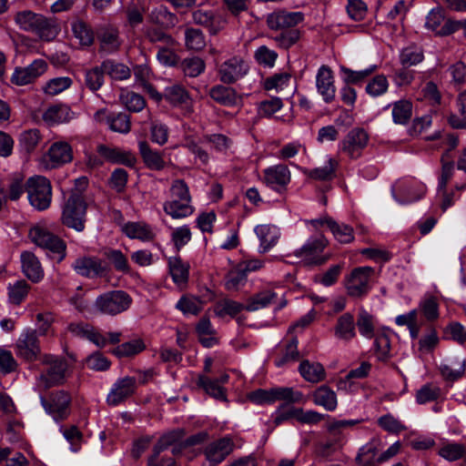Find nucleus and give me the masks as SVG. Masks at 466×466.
I'll return each instance as SVG.
<instances>
[{"mask_svg": "<svg viewBox=\"0 0 466 466\" xmlns=\"http://www.w3.org/2000/svg\"><path fill=\"white\" fill-rule=\"evenodd\" d=\"M15 21L21 29L35 33L45 41L54 40L60 32V26L55 18L30 10L18 12Z\"/></svg>", "mask_w": 466, "mask_h": 466, "instance_id": "f257e3e1", "label": "nucleus"}, {"mask_svg": "<svg viewBox=\"0 0 466 466\" xmlns=\"http://www.w3.org/2000/svg\"><path fill=\"white\" fill-rule=\"evenodd\" d=\"M86 209L87 203L82 193L71 191L62 208V224L77 232H82L86 227Z\"/></svg>", "mask_w": 466, "mask_h": 466, "instance_id": "f03ea898", "label": "nucleus"}, {"mask_svg": "<svg viewBox=\"0 0 466 466\" xmlns=\"http://www.w3.org/2000/svg\"><path fill=\"white\" fill-rule=\"evenodd\" d=\"M41 362L46 368L37 378V387L46 390L49 388L62 385L66 380L68 363L65 358L46 354Z\"/></svg>", "mask_w": 466, "mask_h": 466, "instance_id": "7ed1b4c3", "label": "nucleus"}, {"mask_svg": "<svg viewBox=\"0 0 466 466\" xmlns=\"http://www.w3.org/2000/svg\"><path fill=\"white\" fill-rule=\"evenodd\" d=\"M132 298L124 290H110L99 295L94 303L96 311L102 315L116 316L127 310Z\"/></svg>", "mask_w": 466, "mask_h": 466, "instance_id": "20e7f679", "label": "nucleus"}, {"mask_svg": "<svg viewBox=\"0 0 466 466\" xmlns=\"http://www.w3.org/2000/svg\"><path fill=\"white\" fill-rule=\"evenodd\" d=\"M328 240L323 235H319L314 238L309 239L300 248L294 251V255L300 258L307 266H320L325 264L329 255H324L323 251L328 246Z\"/></svg>", "mask_w": 466, "mask_h": 466, "instance_id": "39448f33", "label": "nucleus"}, {"mask_svg": "<svg viewBox=\"0 0 466 466\" xmlns=\"http://www.w3.org/2000/svg\"><path fill=\"white\" fill-rule=\"evenodd\" d=\"M27 198L30 204L37 210H45L50 207L52 187L45 177H30L26 182Z\"/></svg>", "mask_w": 466, "mask_h": 466, "instance_id": "423d86ee", "label": "nucleus"}, {"mask_svg": "<svg viewBox=\"0 0 466 466\" xmlns=\"http://www.w3.org/2000/svg\"><path fill=\"white\" fill-rule=\"evenodd\" d=\"M374 272L371 267H359L351 270L345 278L347 294L352 298H361L370 289V279Z\"/></svg>", "mask_w": 466, "mask_h": 466, "instance_id": "0eeeda50", "label": "nucleus"}, {"mask_svg": "<svg viewBox=\"0 0 466 466\" xmlns=\"http://www.w3.org/2000/svg\"><path fill=\"white\" fill-rule=\"evenodd\" d=\"M31 240L40 248H46L56 255L61 261L66 257V243L57 236L41 227H34L29 231Z\"/></svg>", "mask_w": 466, "mask_h": 466, "instance_id": "6e6552de", "label": "nucleus"}, {"mask_svg": "<svg viewBox=\"0 0 466 466\" xmlns=\"http://www.w3.org/2000/svg\"><path fill=\"white\" fill-rule=\"evenodd\" d=\"M191 16L193 23L206 28L210 35H217L228 25L227 15L212 9H196Z\"/></svg>", "mask_w": 466, "mask_h": 466, "instance_id": "1a4fd4ad", "label": "nucleus"}, {"mask_svg": "<svg viewBox=\"0 0 466 466\" xmlns=\"http://www.w3.org/2000/svg\"><path fill=\"white\" fill-rule=\"evenodd\" d=\"M74 270L80 276L93 279L104 278L110 274V264L94 256L78 258L72 265Z\"/></svg>", "mask_w": 466, "mask_h": 466, "instance_id": "9d476101", "label": "nucleus"}, {"mask_svg": "<svg viewBox=\"0 0 466 466\" xmlns=\"http://www.w3.org/2000/svg\"><path fill=\"white\" fill-rule=\"evenodd\" d=\"M40 402L45 410L56 420H65L69 414L68 407L71 402V397L65 390L53 391L49 394L48 399L40 396Z\"/></svg>", "mask_w": 466, "mask_h": 466, "instance_id": "9b49d317", "label": "nucleus"}, {"mask_svg": "<svg viewBox=\"0 0 466 466\" xmlns=\"http://www.w3.org/2000/svg\"><path fill=\"white\" fill-rule=\"evenodd\" d=\"M369 142L368 133L360 127L352 128L341 140L340 151L351 159H357L362 155Z\"/></svg>", "mask_w": 466, "mask_h": 466, "instance_id": "f8f14e48", "label": "nucleus"}, {"mask_svg": "<svg viewBox=\"0 0 466 466\" xmlns=\"http://www.w3.org/2000/svg\"><path fill=\"white\" fill-rule=\"evenodd\" d=\"M73 159L71 146L65 141H57L51 145L43 157V163L46 169L57 168Z\"/></svg>", "mask_w": 466, "mask_h": 466, "instance_id": "ddd939ff", "label": "nucleus"}, {"mask_svg": "<svg viewBox=\"0 0 466 466\" xmlns=\"http://www.w3.org/2000/svg\"><path fill=\"white\" fill-rule=\"evenodd\" d=\"M248 70V65L244 59L233 56L220 65L218 77L224 84H233L244 77Z\"/></svg>", "mask_w": 466, "mask_h": 466, "instance_id": "4468645a", "label": "nucleus"}, {"mask_svg": "<svg viewBox=\"0 0 466 466\" xmlns=\"http://www.w3.org/2000/svg\"><path fill=\"white\" fill-rule=\"evenodd\" d=\"M17 355L27 361L35 360L41 353L37 331L26 329L19 337L16 342Z\"/></svg>", "mask_w": 466, "mask_h": 466, "instance_id": "2eb2a0df", "label": "nucleus"}, {"mask_svg": "<svg viewBox=\"0 0 466 466\" xmlns=\"http://www.w3.org/2000/svg\"><path fill=\"white\" fill-rule=\"evenodd\" d=\"M137 389V380L134 377H124L116 381L106 397L110 406H116L131 397Z\"/></svg>", "mask_w": 466, "mask_h": 466, "instance_id": "dca6fc26", "label": "nucleus"}, {"mask_svg": "<svg viewBox=\"0 0 466 466\" xmlns=\"http://www.w3.org/2000/svg\"><path fill=\"white\" fill-rule=\"evenodd\" d=\"M304 15L301 12H287L279 10L269 14L267 17V25L269 29L285 31V29L296 26L302 22Z\"/></svg>", "mask_w": 466, "mask_h": 466, "instance_id": "f3484780", "label": "nucleus"}, {"mask_svg": "<svg viewBox=\"0 0 466 466\" xmlns=\"http://www.w3.org/2000/svg\"><path fill=\"white\" fill-rule=\"evenodd\" d=\"M234 447L233 440L229 437H225L210 442L205 448L204 453L211 466H216L233 451Z\"/></svg>", "mask_w": 466, "mask_h": 466, "instance_id": "a211bd4d", "label": "nucleus"}, {"mask_svg": "<svg viewBox=\"0 0 466 466\" xmlns=\"http://www.w3.org/2000/svg\"><path fill=\"white\" fill-rule=\"evenodd\" d=\"M426 27L437 35L445 36L454 33L455 20L445 19L441 9H432L426 17Z\"/></svg>", "mask_w": 466, "mask_h": 466, "instance_id": "6ab92c4d", "label": "nucleus"}, {"mask_svg": "<svg viewBox=\"0 0 466 466\" xmlns=\"http://www.w3.org/2000/svg\"><path fill=\"white\" fill-rule=\"evenodd\" d=\"M47 64L43 59L35 60L26 67L16 68L12 76V83L24 86L33 82L46 72Z\"/></svg>", "mask_w": 466, "mask_h": 466, "instance_id": "aec40b11", "label": "nucleus"}, {"mask_svg": "<svg viewBox=\"0 0 466 466\" xmlns=\"http://www.w3.org/2000/svg\"><path fill=\"white\" fill-rule=\"evenodd\" d=\"M316 86L318 92L322 96L326 103H330L335 98L336 87L332 70L328 66H321L317 73Z\"/></svg>", "mask_w": 466, "mask_h": 466, "instance_id": "412c9836", "label": "nucleus"}, {"mask_svg": "<svg viewBox=\"0 0 466 466\" xmlns=\"http://www.w3.org/2000/svg\"><path fill=\"white\" fill-rule=\"evenodd\" d=\"M290 171L286 165L279 164L264 170L265 183L276 190H281L290 182Z\"/></svg>", "mask_w": 466, "mask_h": 466, "instance_id": "4be33fe9", "label": "nucleus"}, {"mask_svg": "<svg viewBox=\"0 0 466 466\" xmlns=\"http://www.w3.org/2000/svg\"><path fill=\"white\" fill-rule=\"evenodd\" d=\"M97 39L100 42L101 51L106 53L116 52L121 46L119 30L112 25H104L97 29Z\"/></svg>", "mask_w": 466, "mask_h": 466, "instance_id": "5701e85b", "label": "nucleus"}, {"mask_svg": "<svg viewBox=\"0 0 466 466\" xmlns=\"http://www.w3.org/2000/svg\"><path fill=\"white\" fill-rule=\"evenodd\" d=\"M97 152L105 160L111 163L132 167L136 162L135 157L130 152L121 150L118 147L99 145L97 146Z\"/></svg>", "mask_w": 466, "mask_h": 466, "instance_id": "b1692460", "label": "nucleus"}, {"mask_svg": "<svg viewBox=\"0 0 466 466\" xmlns=\"http://www.w3.org/2000/svg\"><path fill=\"white\" fill-rule=\"evenodd\" d=\"M138 148L143 162L147 168L156 171L165 168L166 161L163 153L152 149L147 141H140Z\"/></svg>", "mask_w": 466, "mask_h": 466, "instance_id": "393cba45", "label": "nucleus"}, {"mask_svg": "<svg viewBox=\"0 0 466 466\" xmlns=\"http://www.w3.org/2000/svg\"><path fill=\"white\" fill-rule=\"evenodd\" d=\"M148 20L150 23L165 29L173 28L179 23L177 15L170 12L168 8L163 5H157L150 11Z\"/></svg>", "mask_w": 466, "mask_h": 466, "instance_id": "a878e982", "label": "nucleus"}, {"mask_svg": "<svg viewBox=\"0 0 466 466\" xmlns=\"http://www.w3.org/2000/svg\"><path fill=\"white\" fill-rule=\"evenodd\" d=\"M355 320L352 314L346 312L339 316L334 328L337 339L350 341L356 337Z\"/></svg>", "mask_w": 466, "mask_h": 466, "instance_id": "bb28decb", "label": "nucleus"}, {"mask_svg": "<svg viewBox=\"0 0 466 466\" xmlns=\"http://www.w3.org/2000/svg\"><path fill=\"white\" fill-rule=\"evenodd\" d=\"M298 344L299 341L296 337L291 338L286 342L275 359V365L278 368L285 367L300 360L301 355L298 349Z\"/></svg>", "mask_w": 466, "mask_h": 466, "instance_id": "cd10ccee", "label": "nucleus"}, {"mask_svg": "<svg viewBox=\"0 0 466 466\" xmlns=\"http://www.w3.org/2000/svg\"><path fill=\"white\" fill-rule=\"evenodd\" d=\"M71 31L82 47H89L94 44L95 33L89 24L83 19H75L71 23Z\"/></svg>", "mask_w": 466, "mask_h": 466, "instance_id": "c85d7f7f", "label": "nucleus"}, {"mask_svg": "<svg viewBox=\"0 0 466 466\" xmlns=\"http://www.w3.org/2000/svg\"><path fill=\"white\" fill-rule=\"evenodd\" d=\"M208 94L214 101L225 106H236L239 101V96L236 90L223 85L212 86Z\"/></svg>", "mask_w": 466, "mask_h": 466, "instance_id": "c756f323", "label": "nucleus"}, {"mask_svg": "<svg viewBox=\"0 0 466 466\" xmlns=\"http://www.w3.org/2000/svg\"><path fill=\"white\" fill-rule=\"evenodd\" d=\"M313 402L328 411H333L338 406L336 392L327 385H321L312 393Z\"/></svg>", "mask_w": 466, "mask_h": 466, "instance_id": "7c9ffc66", "label": "nucleus"}, {"mask_svg": "<svg viewBox=\"0 0 466 466\" xmlns=\"http://www.w3.org/2000/svg\"><path fill=\"white\" fill-rule=\"evenodd\" d=\"M22 269L25 275L34 282L39 281L44 272L37 258L29 251L21 254Z\"/></svg>", "mask_w": 466, "mask_h": 466, "instance_id": "2f4dec72", "label": "nucleus"}, {"mask_svg": "<svg viewBox=\"0 0 466 466\" xmlns=\"http://www.w3.org/2000/svg\"><path fill=\"white\" fill-rule=\"evenodd\" d=\"M299 371L305 380L311 383L322 381L326 376L325 369L320 363L310 362L308 360L300 362Z\"/></svg>", "mask_w": 466, "mask_h": 466, "instance_id": "473e14b6", "label": "nucleus"}, {"mask_svg": "<svg viewBox=\"0 0 466 466\" xmlns=\"http://www.w3.org/2000/svg\"><path fill=\"white\" fill-rule=\"evenodd\" d=\"M163 209L172 218H183L190 216L194 212L191 202L177 199H170L164 203Z\"/></svg>", "mask_w": 466, "mask_h": 466, "instance_id": "72a5a7b5", "label": "nucleus"}, {"mask_svg": "<svg viewBox=\"0 0 466 466\" xmlns=\"http://www.w3.org/2000/svg\"><path fill=\"white\" fill-rule=\"evenodd\" d=\"M72 118V112L66 105H55L48 107L43 114V119L49 125L68 122Z\"/></svg>", "mask_w": 466, "mask_h": 466, "instance_id": "f704fd0d", "label": "nucleus"}, {"mask_svg": "<svg viewBox=\"0 0 466 466\" xmlns=\"http://www.w3.org/2000/svg\"><path fill=\"white\" fill-rule=\"evenodd\" d=\"M424 59V52L421 46L410 45L401 49L400 63L403 67H410L421 63Z\"/></svg>", "mask_w": 466, "mask_h": 466, "instance_id": "c9c22d12", "label": "nucleus"}, {"mask_svg": "<svg viewBox=\"0 0 466 466\" xmlns=\"http://www.w3.org/2000/svg\"><path fill=\"white\" fill-rule=\"evenodd\" d=\"M124 233L130 238L148 241L154 238L151 228L142 222H128L123 227Z\"/></svg>", "mask_w": 466, "mask_h": 466, "instance_id": "e433bc0d", "label": "nucleus"}, {"mask_svg": "<svg viewBox=\"0 0 466 466\" xmlns=\"http://www.w3.org/2000/svg\"><path fill=\"white\" fill-rule=\"evenodd\" d=\"M243 309H245V305L230 299H222L217 301L213 308L215 315L218 318L226 316L234 318Z\"/></svg>", "mask_w": 466, "mask_h": 466, "instance_id": "4c0bfd02", "label": "nucleus"}, {"mask_svg": "<svg viewBox=\"0 0 466 466\" xmlns=\"http://www.w3.org/2000/svg\"><path fill=\"white\" fill-rule=\"evenodd\" d=\"M277 299V293L272 290L267 289L253 295L245 305V309L248 311H256L268 307L274 303Z\"/></svg>", "mask_w": 466, "mask_h": 466, "instance_id": "58836bf2", "label": "nucleus"}, {"mask_svg": "<svg viewBox=\"0 0 466 466\" xmlns=\"http://www.w3.org/2000/svg\"><path fill=\"white\" fill-rule=\"evenodd\" d=\"M102 65L105 73L113 80L123 81L131 76L130 68L122 63H117L112 59H106L102 62Z\"/></svg>", "mask_w": 466, "mask_h": 466, "instance_id": "ea45409f", "label": "nucleus"}, {"mask_svg": "<svg viewBox=\"0 0 466 466\" xmlns=\"http://www.w3.org/2000/svg\"><path fill=\"white\" fill-rule=\"evenodd\" d=\"M164 98L174 106L187 105L190 96L181 85H173L165 89Z\"/></svg>", "mask_w": 466, "mask_h": 466, "instance_id": "a19ab883", "label": "nucleus"}, {"mask_svg": "<svg viewBox=\"0 0 466 466\" xmlns=\"http://www.w3.org/2000/svg\"><path fill=\"white\" fill-rule=\"evenodd\" d=\"M412 116V104L410 101L401 99L392 104L393 122L398 125H406Z\"/></svg>", "mask_w": 466, "mask_h": 466, "instance_id": "79ce46f5", "label": "nucleus"}, {"mask_svg": "<svg viewBox=\"0 0 466 466\" xmlns=\"http://www.w3.org/2000/svg\"><path fill=\"white\" fill-rule=\"evenodd\" d=\"M255 232L260 240V247L264 252L268 251L278 241L279 234L275 227L259 225L255 228Z\"/></svg>", "mask_w": 466, "mask_h": 466, "instance_id": "37998d69", "label": "nucleus"}, {"mask_svg": "<svg viewBox=\"0 0 466 466\" xmlns=\"http://www.w3.org/2000/svg\"><path fill=\"white\" fill-rule=\"evenodd\" d=\"M145 348L144 341L141 339H136L118 345L111 352L119 359L128 358L140 353Z\"/></svg>", "mask_w": 466, "mask_h": 466, "instance_id": "c03bdc74", "label": "nucleus"}, {"mask_svg": "<svg viewBox=\"0 0 466 466\" xmlns=\"http://www.w3.org/2000/svg\"><path fill=\"white\" fill-rule=\"evenodd\" d=\"M119 99L127 109L131 112H140L147 105L145 98L133 91L122 90Z\"/></svg>", "mask_w": 466, "mask_h": 466, "instance_id": "a18cd8bd", "label": "nucleus"}, {"mask_svg": "<svg viewBox=\"0 0 466 466\" xmlns=\"http://www.w3.org/2000/svg\"><path fill=\"white\" fill-rule=\"evenodd\" d=\"M105 70L103 65L87 69L85 73V85L92 92L102 87L105 82Z\"/></svg>", "mask_w": 466, "mask_h": 466, "instance_id": "49530a36", "label": "nucleus"}, {"mask_svg": "<svg viewBox=\"0 0 466 466\" xmlns=\"http://www.w3.org/2000/svg\"><path fill=\"white\" fill-rule=\"evenodd\" d=\"M198 385L203 388L214 399L223 401L227 400L226 390L218 384V381L201 375L198 377Z\"/></svg>", "mask_w": 466, "mask_h": 466, "instance_id": "de8ad7c7", "label": "nucleus"}, {"mask_svg": "<svg viewBox=\"0 0 466 466\" xmlns=\"http://www.w3.org/2000/svg\"><path fill=\"white\" fill-rule=\"evenodd\" d=\"M337 165L334 159L329 158L325 166L308 170L305 174L315 180L329 181L335 177Z\"/></svg>", "mask_w": 466, "mask_h": 466, "instance_id": "09e8293b", "label": "nucleus"}, {"mask_svg": "<svg viewBox=\"0 0 466 466\" xmlns=\"http://www.w3.org/2000/svg\"><path fill=\"white\" fill-rule=\"evenodd\" d=\"M273 389L274 402L277 400H284L288 403H303L304 396L301 391L295 390L289 387H278Z\"/></svg>", "mask_w": 466, "mask_h": 466, "instance_id": "8fccbe9b", "label": "nucleus"}, {"mask_svg": "<svg viewBox=\"0 0 466 466\" xmlns=\"http://www.w3.org/2000/svg\"><path fill=\"white\" fill-rule=\"evenodd\" d=\"M169 271L174 282L177 285L187 283L188 279V266L184 264L178 258L169 259Z\"/></svg>", "mask_w": 466, "mask_h": 466, "instance_id": "3c124183", "label": "nucleus"}, {"mask_svg": "<svg viewBox=\"0 0 466 466\" xmlns=\"http://www.w3.org/2000/svg\"><path fill=\"white\" fill-rule=\"evenodd\" d=\"M185 45L189 50L200 51L206 46L203 32L198 28L189 27L185 31Z\"/></svg>", "mask_w": 466, "mask_h": 466, "instance_id": "603ef678", "label": "nucleus"}, {"mask_svg": "<svg viewBox=\"0 0 466 466\" xmlns=\"http://www.w3.org/2000/svg\"><path fill=\"white\" fill-rule=\"evenodd\" d=\"M206 65L200 57L185 58L180 64L179 68L186 76L197 77L205 70Z\"/></svg>", "mask_w": 466, "mask_h": 466, "instance_id": "864d4df0", "label": "nucleus"}, {"mask_svg": "<svg viewBox=\"0 0 466 466\" xmlns=\"http://www.w3.org/2000/svg\"><path fill=\"white\" fill-rule=\"evenodd\" d=\"M355 326L358 327L359 331L362 336L368 339H371L374 336L373 316L366 309H360Z\"/></svg>", "mask_w": 466, "mask_h": 466, "instance_id": "5fc2aeb1", "label": "nucleus"}, {"mask_svg": "<svg viewBox=\"0 0 466 466\" xmlns=\"http://www.w3.org/2000/svg\"><path fill=\"white\" fill-rule=\"evenodd\" d=\"M104 257L113 265L116 271L129 272V265L127 257L119 249L107 248L103 252Z\"/></svg>", "mask_w": 466, "mask_h": 466, "instance_id": "6e6d98bb", "label": "nucleus"}, {"mask_svg": "<svg viewBox=\"0 0 466 466\" xmlns=\"http://www.w3.org/2000/svg\"><path fill=\"white\" fill-rule=\"evenodd\" d=\"M376 69H377L376 66H370V67H368L366 69L359 70V71H354V70L350 69L345 66L340 67V71L343 74L344 82L347 85H350V84L357 85V84L361 83L368 76H370Z\"/></svg>", "mask_w": 466, "mask_h": 466, "instance_id": "4d7b16f0", "label": "nucleus"}, {"mask_svg": "<svg viewBox=\"0 0 466 466\" xmlns=\"http://www.w3.org/2000/svg\"><path fill=\"white\" fill-rule=\"evenodd\" d=\"M328 228L331 230L335 238L340 243H350L353 240V229L346 224H339L333 219L327 221Z\"/></svg>", "mask_w": 466, "mask_h": 466, "instance_id": "13d9d810", "label": "nucleus"}, {"mask_svg": "<svg viewBox=\"0 0 466 466\" xmlns=\"http://www.w3.org/2000/svg\"><path fill=\"white\" fill-rule=\"evenodd\" d=\"M438 454L449 461H454L465 455V447L457 442L446 443L439 449Z\"/></svg>", "mask_w": 466, "mask_h": 466, "instance_id": "bf43d9fd", "label": "nucleus"}, {"mask_svg": "<svg viewBox=\"0 0 466 466\" xmlns=\"http://www.w3.org/2000/svg\"><path fill=\"white\" fill-rule=\"evenodd\" d=\"M437 140L436 147L443 149L442 155H451V152L459 145V137L453 133H438L433 137Z\"/></svg>", "mask_w": 466, "mask_h": 466, "instance_id": "052dcab7", "label": "nucleus"}, {"mask_svg": "<svg viewBox=\"0 0 466 466\" xmlns=\"http://www.w3.org/2000/svg\"><path fill=\"white\" fill-rule=\"evenodd\" d=\"M30 286L24 279L15 281L13 285L8 287L9 299L14 304H20L27 296Z\"/></svg>", "mask_w": 466, "mask_h": 466, "instance_id": "680f3d73", "label": "nucleus"}, {"mask_svg": "<svg viewBox=\"0 0 466 466\" xmlns=\"http://www.w3.org/2000/svg\"><path fill=\"white\" fill-rule=\"evenodd\" d=\"M203 308V303L196 297L183 296L177 303V309L184 314H198Z\"/></svg>", "mask_w": 466, "mask_h": 466, "instance_id": "e2e57ef3", "label": "nucleus"}, {"mask_svg": "<svg viewBox=\"0 0 466 466\" xmlns=\"http://www.w3.org/2000/svg\"><path fill=\"white\" fill-rule=\"evenodd\" d=\"M169 128L168 127L157 120H154L150 125V137L151 140L159 145H165L168 140Z\"/></svg>", "mask_w": 466, "mask_h": 466, "instance_id": "0e129e2a", "label": "nucleus"}, {"mask_svg": "<svg viewBox=\"0 0 466 466\" xmlns=\"http://www.w3.org/2000/svg\"><path fill=\"white\" fill-rule=\"evenodd\" d=\"M440 371L441 376L451 381H454L461 378L464 371H465V366L463 362L460 361H453L451 364H441L440 365Z\"/></svg>", "mask_w": 466, "mask_h": 466, "instance_id": "69168bd1", "label": "nucleus"}, {"mask_svg": "<svg viewBox=\"0 0 466 466\" xmlns=\"http://www.w3.org/2000/svg\"><path fill=\"white\" fill-rule=\"evenodd\" d=\"M246 280L245 269H242V265H240L238 268L228 273L225 286L228 290H238L246 283Z\"/></svg>", "mask_w": 466, "mask_h": 466, "instance_id": "338daca9", "label": "nucleus"}, {"mask_svg": "<svg viewBox=\"0 0 466 466\" xmlns=\"http://www.w3.org/2000/svg\"><path fill=\"white\" fill-rule=\"evenodd\" d=\"M40 139L41 136L38 129H29L21 133L19 142L23 149L30 153L35 150Z\"/></svg>", "mask_w": 466, "mask_h": 466, "instance_id": "774afa93", "label": "nucleus"}]
</instances>
